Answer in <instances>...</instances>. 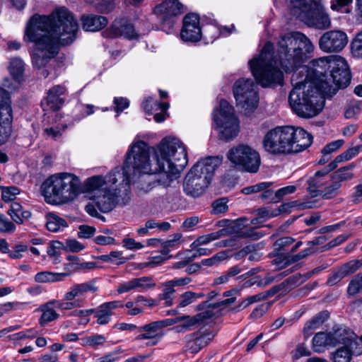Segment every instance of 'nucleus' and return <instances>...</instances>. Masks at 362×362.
Masks as SVG:
<instances>
[{
  "instance_id": "nucleus-63",
  "label": "nucleus",
  "mask_w": 362,
  "mask_h": 362,
  "mask_svg": "<svg viewBox=\"0 0 362 362\" xmlns=\"http://www.w3.org/2000/svg\"><path fill=\"white\" fill-rule=\"evenodd\" d=\"M299 185L300 184L298 183L296 185H288L280 188L275 192L276 198L277 199H281L284 197L294 193Z\"/></svg>"
},
{
  "instance_id": "nucleus-57",
  "label": "nucleus",
  "mask_w": 362,
  "mask_h": 362,
  "mask_svg": "<svg viewBox=\"0 0 362 362\" xmlns=\"http://www.w3.org/2000/svg\"><path fill=\"white\" fill-rule=\"evenodd\" d=\"M272 185V182H260L250 187H247L243 189V193L245 194H250L253 193H257L262 192L267 188H269Z\"/></svg>"
},
{
  "instance_id": "nucleus-56",
  "label": "nucleus",
  "mask_w": 362,
  "mask_h": 362,
  "mask_svg": "<svg viewBox=\"0 0 362 362\" xmlns=\"http://www.w3.org/2000/svg\"><path fill=\"white\" fill-rule=\"evenodd\" d=\"M106 341L105 337L102 334H95L83 339V345L95 347L103 344Z\"/></svg>"
},
{
  "instance_id": "nucleus-33",
  "label": "nucleus",
  "mask_w": 362,
  "mask_h": 362,
  "mask_svg": "<svg viewBox=\"0 0 362 362\" xmlns=\"http://www.w3.org/2000/svg\"><path fill=\"white\" fill-rule=\"evenodd\" d=\"M328 317L329 313L327 312H321L308 320L303 327V334L305 338L309 337Z\"/></svg>"
},
{
  "instance_id": "nucleus-26",
  "label": "nucleus",
  "mask_w": 362,
  "mask_h": 362,
  "mask_svg": "<svg viewBox=\"0 0 362 362\" xmlns=\"http://www.w3.org/2000/svg\"><path fill=\"white\" fill-rule=\"evenodd\" d=\"M362 354V334L358 339L352 343L351 346H342L332 355L334 362H350L353 355Z\"/></svg>"
},
{
  "instance_id": "nucleus-5",
  "label": "nucleus",
  "mask_w": 362,
  "mask_h": 362,
  "mask_svg": "<svg viewBox=\"0 0 362 362\" xmlns=\"http://www.w3.org/2000/svg\"><path fill=\"white\" fill-rule=\"evenodd\" d=\"M313 143L312 135L301 127H278L269 131L263 139L266 151L273 155L298 153Z\"/></svg>"
},
{
  "instance_id": "nucleus-58",
  "label": "nucleus",
  "mask_w": 362,
  "mask_h": 362,
  "mask_svg": "<svg viewBox=\"0 0 362 362\" xmlns=\"http://www.w3.org/2000/svg\"><path fill=\"white\" fill-rule=\"evenodd\" d=\"M28 250V246L23 244H18L13 247L12 250L8 249L9 257L13 259H18L23 257V253Z\"/></svg>"
},
{
  "instance_id": "nucleus-3",
  "label": "nucleus",
  "mask_w": 362,
  "mask_h": 362,
  "mask_svg": "<svg viewBox=\"0 0 362 362\" xmlns=\"http://www.w3.org/2000/svg\"><path fill=\"white\" fill-rule=\"evenodd\" d=\"M153 163L146 149V144L134 141L127 152L122 167H116L128 176L130 171L135 175L158 173H180L187 164V150L183 143L174 136L163 138L153 148Z\"/></svg>"
},
{
  "instance_id": "nucleus-59",
  "label": "nucleus",
  "mask_w": 362,
  "mask_h": 362,
  "mask_svg": "<svg viewBox=\"0 0 362 362\" xmlns=\"http://www.w3.org/2000/svg\"><path fill=\"white\" fill-rule=\"evenodd\" d=\"M16 230V226L4 215H0V232L11 233Z\"/></svg>"
},
{
  "instance_id": "nucleus-28",
  "label": "nucleus",
  "mask_w": 362,
  "mask_h": 362,
  "mask_svg": "<svg viewBox=\"0 0 362 362\" xmlns=\"http://www.w3.org/2000/svg\"><path fill=\"white\" fill-rule=\"evenodd\" d=\"M123 304L119 300L106 302L98 306L95 310V317L96 322L100 325L108 324L112 316L113 310L117 308H122Z\"/></svg>"
},
{
  "instance_id": "nucleus-43",
  "label": "nucleus",
  "mask_w": 362,
  "mask_h": 362,
  "mask_svg": "<svg viewBox=\"0 0 362 362\" xmlns=\"http://www.w3.org/2000/svg\"><path fill=\"white\" fill-rule=\"evenodd\" d=\"M182 238V235L180 233H177L170 236V238L161 243V246L163 250H161V254L163 255H167L170 250H175L180 247L181 243V238Z\"/></svg>"
},
{
  "instance_id": "nucleus-32",
  "label": "nucleus",
  "mask_w": 362,
  "mask_h": 362,
  "mask_svg": "<svg viewBox=\"0 0 362 362\" xmlns=\"http://www.w3.org/2000/svg\"><path fill=\"white\" fill-rule=\"evenodd\" d=\"M313 252V250L311 248H307L302 250L298 254L293 256H279L275 258L272 262L274 265H276L278 269H281L285 268L290 264L298 262L307 256L310 255Z\"/></svg>"
},
{
  "instance_id": "nucleus-24",
  "label": "nucleus",
  "mask_w": 362,
  "mask_h": 362,
  "mask_svg": "<svg viewBox=\"0 0 362 362\" xmlns=\"http://www.w3.org/2000/svg\"><path fill=\"white\" fill-rule=\"evenodd\" d=\"M331 169L330 163L322 170L317 171L313 176L308 180V190L315 195L320 194V191L325 187L332 180V175L329 173L333 170Z\"/></svg>"
},
{
  "instance_id": "nucleus-25",
  "label": "nucleus",
  "mask_w": 362,
  "mask_h": 362,
  "mask_svg": "<svg viewBox=\"0 0 362 362\" xmlns=\"http://www.w3.org/2000/svg\"><path fill=\"white\" fill-rule=\"evenodd\" d=\"M160 175L159 177L153 180H149L148 182H141L137 186V193L139 195H143L151 191L153 188L161 186L163 188H166L169 187L173 180L174 177H175L180 173H160Z\"/></svg>"
},
{
  "instance_id": "nucleus-27",
  "label": "nucleus",
  "mask_w": 362,
  "mask_h": 362,
  "mask_svg": "<svg viewBox=\"0 0 362 362\" xmlns=\"http://www.w3.org/2000/svg\"><path fill=\"white\" fill-rule=\"evenodd\" d=\"M25 66V64L21 58L14 57L11 59L8 66V70L18 85L13 86L11 83H8V79H6L4 86L9 90H16L20 83L23 81Z\"/></svg>"
},
{
  "instance_id": "nucleus-16",
  "label": "nucleus",
  "mask_w": 362,
  "mask_h": 362,
  "mask_svg": "<svg viewBox=\"0 0 362 362\" xmlns=\"http://www.w3.org/2000/svg\"><path fill=\"white\" fill-rule=\"evenodd\" d=\"M327 81L332 84L331 92L334 93L338 88H346L351 81V74L346 61L344 58L337 56L332 69L330 70Z\"/></svg>"
},
{
  "instance_id": "nucleus-8",
  "label": "nucleus",
  "mask_w": 362,
  "mask_h": 362,
  "mask_svg": "<svg viewBox=\"0 0 362 362\" xmlns=\"http://www.w3.org/2000/svg\"><path fill=\"white\" fill-rule=\"evenodd\" d=\"M213 120L221 140L228 141L235 139L240 132V122L233 107L225 100L220 101L213 112Z\"/></svg>"
},
{
  "instance_id": "nucleus-35",
  "label": "nucleus",
  "mask_w": 362,
  "mask_h": 362,
  "mask_svg": "<svg viewBox=\"0 0 362 362\" xmlns=\"http://www.w3.org/2000/svg\"><path fill=\"white\" fill-rule=\"evenodd\" d=\"M45 218L47 228L51 232H58L68 226L67 222L54 213H48Z\"/></svg>"
},
{
  "instance_id": "nucleus-10",
  "label": "nucleus",
  "mask_w": 362,
  "mask_h": 362,
  "mask_svg": "<svg viewBox=\"0 0 362 362\" xmlns=\"http://www.w3.org/2000/svg\"><path fill=\"white\" fill-rule=\"evenodd\" d=\"M227 158L236 168L249 173L257 172L260 165L259 154L246 144H238L231 148Z\"/></svg>"
},
{
  "instance_id": "nucleus-36",
  "label": "nucleus",
  "mask_w": 362,
  "mask_h": 362,
  "mask_svg": "<svg viewBox=\"0 0 362 362\" xmlns=\"http://www.w3.org/2000/svg\"><path fill=\"white\" fill-rule=\"evenodd\" d=\"M8 214L12 220L16 223H23V220L28 219L31 216L29 211H23L22 206L18 202H13L11 205Z\"/></svg>"
},
{
  "instance_id": "nucleus-20",
  "label": "nucleus",
  "mask_w": 362,
  "mask_h": 362,
  "mask_svg": "<svg viewBox=\"0 0 362 362\" xmlns=\"http://www.w3.org/2000/svg\"><path fill=\"white\" fill-rule=\"evenodd\" d=\"M210 183L206 177H200L189 170L184 180L183 190L187 196L197 198L205 192Z\"/></svg>"
},
{
  "instance_id": "nucleus-41",
  "label": "nucleus",
  "mask_w": 362,
  "mask_h": 362,
  "mask_svg": "<svg viewBox=\"0 0 362 362\" xmlns=\"http://www.w3.org/2000/svg\"><path fill=\"white\" fill-rule=\"evenodd\" d=\"M247 220L246 218H240L234 223V226L238 228L240 231V236L244 238H251L252 239H259L262 236V234L252 228H244L247 225Z\"/></svg>"
},
{
  "instance_id": "nucleus-52",
  "label": "nucleus",
  "mask_w": 362,
  "mask_h": 362,
  "mask_svg": "<svg viewBox=\"0 0 362 362\" xmlns=\"http://www.w3.org/2000/svg\"><path fill=\"white\" fill-rule=\"evenodd\" d=\"M361 267L362 260L354 259L344 264L340 268L341 269V272L347 276L356 272Z\"/></svg>"
},
{
  "instance_id": "nucleus-62",
  "label": "nucleus",
  "mask_w": 362,
  "mask_h": 362,
  "mask_svg": "<svg viewBox=\"0 0 362 362\" xmlns=\"http://www.w3.org/2000/svg\"><path fill=\"white\" fill-rule=\"evenodd\" d=\"M212 212L214 214H219L228 210L227 201L225 199H219L212 204Z\"/></svg>"
},
{
  "instance_id": "nucleus-7",
  "label": "nucleus",
  "mask_w": 362,
  "mask_h": 362,
  "mask_svg": "<svg viewBox=\"0 0 362 362\" xmlns=\"http://www.w3.org/2000/svg\"><path fill=\"white\" fill-rule=\"evenodd\" d=\"M281 0H274V5ZM291 13L308 26L327 29L331 25L329 16L320 0H286Z\"/></svg>"
},
{
  "instance_id": "nucleus-47",
  "label": "nucleus",
  "mask_w": 362,
  "mask_h": 362,
  "mask_svg": "<svg viewBox=\"0 0 362 362\" xmlns=\"http://www.w3.org/2000/svg\"><path fill=\"white\" fill-rule=\"evenodd\" d=\"M332 182L325 186L320 191V195L323 198L329 199L336 197L339 192V189L341 187V184L335 180H331Z\"/></svg>"
},
{
  "instance_id": "nucleus-38",
  "label": "nucleus",
  "mask_w": 362,
  "mask_h": 362,
  "mask_svg": "<svg viewBox=\"0 0 362 362\" xmlns=\"http://www.w3.org/2000/svg\"><path fill=\"white\" fill-rule=\"evenodd\" d=\"M329 332H318L313 338V347L315 352L321 353L328 346H333Z\"/></svg>"
},
{
  "instance_id": "nucleus-37",
  "label": "nucleus",
  "mask_w": 362,
  "mask_h": 362,
  "mask_svg": "<svg viewBox=\"0 0 362 362\" xmlns=\"http://www.w3.org/2000/svg\"><path fill=\"white\" fill-rule=\"evenodd\" d=\"M313 204L310 202H299L298 201L291 202L281 204L278 209L272 211L271 216H277L282 213L288 214L291 209L294 207H298L300 209L313 208Z\"/></svg>"
},
{
  "instance_id": "nucleus-15",
  "label": "nucleus",
  "mask_w": 362,
  "mask_h": 362,
  "mask_svg": "<svg viewBox=\"0 0 362 362\" xmlns=\"http://www.w3.org/2000/svg\"><path fill=\"white\" fill-rule=\"evenodd\" d=\"M349 42L346 33L340 30H332L324 33L319 38V48L325 53L341 52Z\"/></svg>"
},
{
  "instance_id": "nucleus-54",
  "label": "nucleus",
  "mask_w": 362,
  "mask_h": 362,
  "mask_svg": "<svg viewBox=\"0 0 362 362\" xmlns=\"http://www.w3.org/2000/svg\"><path fill=\"white\" fill-rule=\"evenodd\" d=\"M351 47L354 56L362 58V30L356 35L351 42Z\"/></svg>"
},
{
  "instance_id": "nucleus-12",
  "label": "nucleus",
  "mask_w": 362,
  "mask_h": 362,
  "mask_svg": "<svg viewBox=\"0 0 362 362\" xmlns=\"http://www.w3.org/2000/svg\"><path fill=\"white\" fill-rule=\"evenodd\" d=\"M98 291L93 281H87L72 285L64 293L62 300H59L58 308L61 310H70L83 305V297L88 292Z\"/></svg>"
},
{
  "instance_id": "nucleus-42",
  "label": "nucleus",
  "mask_w": 362,
  "mask_h": 362,
  "mask_svg": "<svg viewBox=\"0 0 362 362\" xmlns=\"http://www.w3.org/2000/svg\"><path fill=\"white\" fill-rule=\"evenodd\" d=\"M162 292L158 296V300H165V305L170 306L173 304V296L175 292V286L170 281H168L162 284Z\"/></svg>"
},
{
  "instance_id": "nucleus-17",
  "label": "nucleus",
  "mask_w": 362,
  "mask_h": 362,
  "mask_svg": "<svg viewBox=\"0 0 362 362\" xmlns=\"http://www.w3.org/2000/svg\"><path fill=\"white\" fill-rule=\"evenodd\" d=\"M103 35L107 37L123 36L129 40L139 38V35L135 31L133 25L126 18H117L110 28L103 32Z\"/></svg>"
},
{
  "instance_id": "nucleus-53",
  "label": "nucleus",
  "mask_w": 362,
  "mask_h": 362,
  "mask_svg": "<svg viewBox=\"0 0 362 362\" xmlns=\"http://www.w3.org/2000/svg\"><path fill=\"white\" fill-rule=\"evenodd\" d=\"M20 193V189L14 186L6 187L2 188L1 198L6 202L13 201L18 194Z\"/></svg>"
},
{
  "instance_id": "nucleus-64",
  "label": "nucleus",
  "mask_w": 362,
  "mask_h": 362,
  "mask_svg": "<svg viewBox=\"0 0 362 362\" xmlns=\"http://www.w3.org/2000/svg\"><path fill=\"white\" fill-rule=\"evenodd\" d=\"M114 104H115V110L117 113V116L119 115V113L123 111V110L127 108L129 105V101L126 98H114Z\"/></svg>"
},
{
  "instance_id": "nucleus-13",
  "label": "nucleus",
  "mask_w": 362,
  "mask_h": 362,
  "mask_svg": "<svg viewBox=\"0 0 362 362\" xmlns=\"http://www.w3.org/2000/svg\"><path fill=\"white\" fill-rule=\"evenodd\" d=\"M13 115L8 93L0 88V145L6 144L11 138Z\"/></svg>"
},
{
  "instance_id": "nucleus-40",
  "label": "nucleus",
  "mask_w": 362,
  "mask_h": 362,
  "mask_svg": "<svg viewBox=\"0 0 362 362\" xmlns=\"http://www.w3.org/2000/svg\"><path fill=\"white\" fill-rule=\"evenodd\" d=\"M361 151H362V145L349 148L344 153L337 156L334 160L330 163L331 169H335L339 163L349 160L355 157Z\"/></svg>"
},
{
  "instance_id": "nucleus-48",
  "label": "nucleus",
  "mask_w": 362,
  "mask_h": 362,
  "mask_svg": "<svg viewBox=\"0 0 362 362\" xmlns=\"http://www.w3.org/2000/svg\"><path fill=\"white\" fill-rule=\"evenodd\" d=\"M170 105L168 103H159L153 98L146 99L142 104L145 112L151 114L154 110H161L165 111L168 109Z\"/></svg>"
},
{
  "instance_id": "nucleus-2",
  "label": "nucleus",
  "mask_w": 362,
  "mask_h": 362,
  "mask_svg": "<svg viewBox=\"0 0 362 362\" xmlns=\"http://www.w3.org/2000/svg\"><path fill=\"white\" fill-rule=\"evenodd\" d=\"M78 30L76 19L65 7L54 9L49 16H32L23 40L35 44L30 53L33 68H44L57 54L59 45H69L75 40Z\"/></svg>"
},
{
  "instance_id": "nucleus-44",
  "label": "nucleus",
  "mask_w": 362,
  "mask_h": 362,
  "mask_svg": "<svg viewBox=\"0 0 362 362\" xmlns=\"http://www.w3.org/2000/svg\"><path fill=\"white\" fill-rule=\"evenodd\" d=\"M222 233V231H217L199 236L193 243H191L190 247L192 250H195L202 245H207L212 241L219 239Z\"/></svg>"
},
{
  "instance_id": "nucleus-21",
  "label": "nucleus",
  "mask_w": 362,
  "mask_h": 362,
  "mask_svg": "<svg viewBox=\"0 0 362 362\" xmlns=\"http://www.w3.org/2000/svg\"><path fill=\"white\" fill-rule=\"evenodd\" d=\"M222 163L221 158L210 156L199 160L190 169V171L200 177H206V181L211 182L215 170Z\"/></svg>"
},
{
  "instance_id": "nucleus-18",
  "label": "nucleus",
  "mask_w": 362,
  "mask_h": 362,
  "mask_svg": "<svg viewBox=\"0 0 362 362\" xmlns=\"http://www.w3.org/2000/svg\"><path fill=\"white\" fill-rule=\"evenodd\" d=\"M153 11L162 23L171 25L172 18L184 12V6L178 0H164L155 6Z\"/></svg>"
},
{
  "instance_id": "nucleus-11",
  "label": "nucleus",
  "mask_w": 362,
  "mask_h": 362,
  "mask_svg": "<svg viewBox=\"0 0 362 362\" xmlns=\"http://www.w3.org/2000/svg\"><path fill=\"white\" fill-rule=\"evenodd\" d=\"M216 307V305H211L208 301H206L197 306V310H202V312L194 316L184 315L165 320L173 321V325L180 322L173 328L174 332L177 333L186 332L193 330L202 324L205 323L207 320L214 315V308Z\"/></svg>"
},
{
  "instance_id": "nucleus-51",
  "label": "nucleus",
  "mask_w": 362,
  "mask_h": 362,
  "mask_svg": "<svg viewBox=\"0 0 362 362\" xmlns=\"http://www.w3.org/2000/svg\"><path fill=\"white\" fill-rule=\"evenodd\" d=\"M343 144L344 141L342 139H339L326 145L322 150V153L324 154L323 160H320V163H325L328 160L329 158V155L338 150Z\"/></svg>"
},
{
  "instance_id": "nucleus-61",
  "label": "nucleus",
  "mask_w": 362,
  "mask_h": 362,
  "mask_svg": "<svg viewBox=\"0 0 362 362\" xmlns=\"http://www.w3.org/2000/svg\"><path fill=\"white\" fill-rule=\"evenodd\" d=\"M64 245L59 241H52L49 243L47 252L49 257H55L60 255V251L63 248Z\"/></svg>"
},
{
  "instance_id": "nucleus-55",
  "label": "nucleus",
  "mask_w": 362,
  "mask_h": 362,
  "mask_svg": "<svg viewBox=\"0 0 362 362\" xmlns=\"http://www.w3.org/2000/svg\"><path fill=\"white\" fill-rule=\"evenodd\" d=\"M227 258V254L226 252H220L214 255L213 257L202 260V264L204 266L211 267L217 265L221 261Z\"/></svg>"
},
{
  "instance_id": "nucleus-9",
  "label": "nucleus",
  "mask_w": 362,
  "mask_h": 362,
  "mask_svg": "<svg viewBox=\"0 0 362 362\" xmlns=\"http://www.w3.org/2000/svg\"><path fill=\"white\" fill-rule=\"evenodd\" d=\"M233 95L236 105L247 115L254 111L258 105L259 96L257 86L250 78H240L233 85Z\"/></svg>"
},
{
  "instance_id": "nucleus-30",
  "label": "nucleus",
  "mask_w": 362,
  "mask_h": 362,
  "mask_svg": "<svg viewBox=\"0 0 362 362\" xmlns=\"http://www.w3.org/2000/svg\"><path fill=\"white\" fill-rule=\"evenodd\" d=\"M81 21L83 29L90 32L100 30L108 23V19L106 17L92 13L83 15Z\"/></svg>"
},
{
  "instance_id": "nucleus-14",
  "label": "nucleus",
  "mask_w": 362,
  "mask_h": 362,
  "mask_svg": "<svg viewBox=\"0 0 362 362\" xmlns=\"http://www.w3.org/2000/svg\"><path fill=\"white\" fill-rule=\"evenodd\" d=\"M173 322L162 320L152 322L138 327V336L136 340H148L146 346L156 345L164 336V328L173 325Z\"/></svg>"
},
{
  "instance_id": "nucleus-34",
  "label": "nucleus",
  "mask_w": 362,
  "mask_h": 362,
  "mask_svg": "<svg viewBox=\"0 0 362 362\" xmlns=\"http://www.w3.org/2000/svg\"><path fill=\"white\" fill-rule=\"evenodd\" d=\"M68 275L67 273L44 271L37 273L34 276V280L40 284L54 283L63 281Z\"/></svg>"
},
{
  "instance_id": "nucleus-29",
  "label": "nucleus",
  "mask_w": 362,
  "mask_h": 362,
  "mask_svg": "<svg viewBox=\"0 0 362 362\" xmlns=\"http://www.w3.org/2000/svg\"><path fill=\"white\" fill-rule=\"evenodd\" d=\"M66 92V87L62 85H56L49 89L45 98L47 106L54 111L59 110L64 103Z\"/></svg>"
},
{
  "instance_id": "nucleus-19",
  "label": "nucleus",
  "mask_w": 362,
  "mask_h": 362,
  "mask_svg": "<svg viewBox=\"0 0 362 362\" xmlns=\"http://www.w3.org/2000/svg\"><path fill=\"white\" fill-rule=\"evenodd\" d=\"M180 36L185 42H197L202 38L199 18L197 14L189 13L185 16Z\"/></svg>"
},
{
  "instance_id": "nucleus-23",
  "label": "nucleus",
  "mask_w": 362,
  "mask_h": 362,
  "mask_svg": "<svg viewBox=\"0 0 362 362\" xmlns=\"http://www.w3.org/2000/svg\"><path fill=\"white\" fill-rule=\"evenodd\" d=\"M329 334L333 346L339 344H342L343 346H351L352 343L359 338L352 330L342 325L334 326Z\"/></svg>"
},
{
  "instance_id": "nucleus-50",
  "label": "nucleus",
  "mask_w": 362,
  "mask_h": 362,
  "mask_svg": "<svg viewBox=\"0 0 362 362\" xmlns=\"http://www.w3.org/2000/svg\"><path fill=\"white\" fill-rule=\"evenodd\" d=\"M362 291V274L356 275L349 284L347 293L350 296H354Z\"/></svg>"
},
{
  "instance_id": "nucleus-31",
  "label": "nucleus",
  "mask_w": 362,
  "mask_h": 362,
  "mask_svg": "<svg viewBox=\"0 0 362 362\" xmlns=\"http://www.w3.org/2000/svg\"><path fill=\"white\" fill-rule=\"evenodd\" d=\"M58 303L59 300H52L40 307L39 310L42 312V315L39 319V324L41 327H45L49 322L59 317V314L54 308V307L58 308Z\"/></svg>"
},
{
  "instance_id": "nucleus-49",
  "label": "nucleus",
  "mask_w": 362,
  "mask_h": 362,
  "mask_svg": "<svg viewBox=\"0 0 362 362\" xmlns=\"http://www.w3.org/2000/svg\"><path fill=\"white\" fill-rule=\"evenodd\" d=\"M204 294L202 293H194L192 291L185 292L179 297L177 308H185L194 303L198 298H202Z\"/></svg>"
},
{
  "instance_id": "nucleus-4",
  "label": "nucleus",
  "mask_w": 362,
  "mask_h": 362,
  "mask_svg": "<svg viewBox=\"0 0 362 362\" xmlns=\"http://www.w3.org/2000/svg\"><path fill=\"white\" fill-rule=\"evenodd\" d=\"M84 189L90 201L85 211L92 217L104 218L99 211L106 214L117 206L127 205L132 198L129 180L124 172L114 168L106 175H98L87 178Z\"/></svg>"
},
{
  "instance_id": "nucleus-6",
  "label": "nucleus",
  "mask_w": 362,
  "mask_h": 362,
  "mask_svg": "<svg viewBox=\"0 0 362 362\" xmlns=\"http://www.w3.org/2000/svg\"><path fill=\"white\" fill-rule=\"evenodd\" d=\"M42 193L47 203L62 204L74 200L81 192V182L72 173H56L42 185Z\"/></svg>"
},
{
  "instance_id": "nucleus-39",
  "label": "nucleus",
  "mask_w": 362,
  "mask_h": 362,
  "mask_svg": "<svg viewBox=\"0 0 362 362\" xmlns=\"http://www.w3.org/2000/svg\"><path fill=\"white\" fill-rule=\"evenodd\" d=\"M356 164L352 163L346 166L340 168L332 175V180H335L341 184L342 182L348 181L354 178V174L353 170Z\"/></svg>"
},
{
  "instance_id": "nucleus-45",
  "label": "nucleus",
  "mask_w": 362,
  "mask_h": 362,
  "mask_svg": "<svg viewBox=\"0 0 362 362\" xmlns=\"http://www.w3.org/2000/svg\"><path fill=\"white\" fill-rule=\"evenodd\" d=\"M132 279L134 290L144 291L149 288H153L156 286V283L153 281L152 278L149 276H142L139 278H134Z\"/></svg>"
},
{
  "instance_id": "nucleus-1",
  "label": "nucleus",
  "mask_w": 362,
  "mask_h": 362,
  "mask_svg": "<svg viewBox=\"0 0 362 362\" xmlns=\"http://www.w3.org/2000/svg\"><path fill=\"white\" fill-rule=\"evenodd\" d=\"M315 45L303 33L292 32L281 36L278 42V60L273 52V45L267 42L260 53L249 62L252 75L263 87L281 84L283 72L293 71V86L288 96L289 105L300 117L311 118L323 109L325 95L331 92L332 84L327 81V71L331 70L337 55H329L313 59L308 68L302 66Z\"/></svg>"
},
{
  "instance_id": "nucleus-46",
  "label": "nucleus",
  "mask_w": 362,
  "mask_h": 362,
  "mask_svg": "<svg viewBox=\"0 0 362 362\" xmlns=\"http://www.w3.org/2000/svg\"><path fill=\"white\" fill-rule=\"evenodd\" d=\"M99 258L103 262L116 265L122 264L129 259L128 257H124L121 251H112L110 254L100 255Z\"/></svg>"
},
{
  "instance_id": "nucleus-60",
  "label": "nucleus",
  "mask_w": 362,
  "mask_h": 362,
  "mask_svg": "<svg viewBox=\"0 0 362 362\" xmlns=\"http://www.w3.org/2000/svg\"><path fill=\"white\" fill-rule=\"evenodd\" d=\"M64 129H65V127H62H62L56 126V127H47L44 129V134L47 138L56 139L59 138V136H61L62 132Z\"/></svg>"
},
{
  "instance_id": "nucleus-22",
  "label": "nucleus",
  "mask_w": 362,
  "mask_h": 362,
  "mask_svg": "<svg viewBox=\"0 0 362 362\" xmlns=\"http://www.w3.org/2000/svg\"><path fill=\"white\" fill-rule=\"evenodd\" d=\"M214 330L199 331L186 337V349L192 354L199 352L206 346L215 337Z\"/></svg>"
}]
</instances>
